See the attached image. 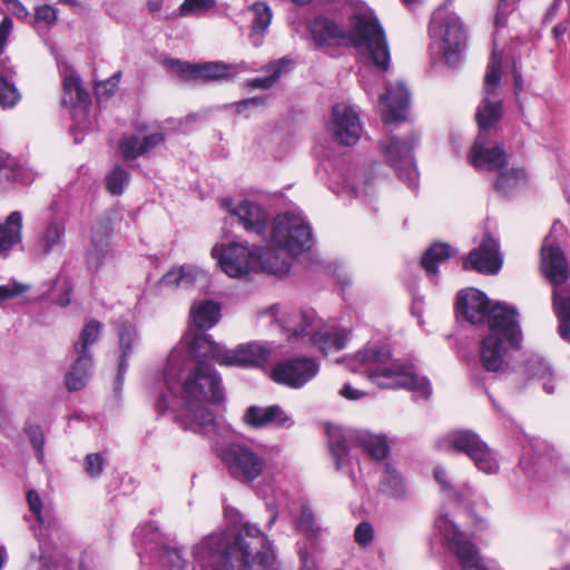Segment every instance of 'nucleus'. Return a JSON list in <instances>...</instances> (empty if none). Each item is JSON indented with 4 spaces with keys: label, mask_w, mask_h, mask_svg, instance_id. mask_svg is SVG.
<instances>
[{
    "label": "nucleus",
    "mask_w": 570,
    "mask_h": 570,
    "mask_svg": "<svg viewBox=\"0 0 570 570\" xmlns=\"http://www.w3.org/2000/svg\"><path fill=\"white\" fill-rule=\"evenodd\" d=\"M186 355L174 348L163 373V389L156 401L159 414L171 412L183 429L212 441L227 433L228 428L209 409L224 401L222 379L214 366L199 361L187 373Z\"/></svg>",
    "instance_id": "1"
},
{
    "label": "nucleus",
    "mask_w": 570,
    "mask_h": 570,
    "mask_svg": "<svg viewBox=\"0 0 570 570\" xmlns=\"http://www.w3.org/2000/svg\"><path fill=\"white\" fill-rule=\"evenodd\" d=\"M312 230L305 217L287 212L277 215L272 224L269 246L249 248L246 244H216L212 256L219 268L233 278H245L252 273L266 272L276 276L288 274L292 257L312 246Z\"/></svg>",
    "instance_id": "2"
},
{
    "label": "nucleus",
    "mask_w": 570,
    "mask_h": 570,
    "mask_svg": "<svg viewBox=\"0 0 570 570\" xmlns=\"http://www.w3.org/2000/svg\"><path fill=\"white\" fill-rule=\"evenodd\" d=\"M228 528L204 537L193 549V570H278L266 534L240 512L224 507Z\"/></svg>",
    "instance_id": "3"
},
{
    "label": "nucleus",
    "mask_w": 570,
    "mask_h": 570,
    "mask_svg": "<svg viewBox=\"0 0 570 570\" xmlns=\"http://www.w3.org/2000/svg\"><path fill=\"white\" fill-rule=\"evenodd\" d=\"M500 80L501 56L494 45L484 78V98L475 114L479 134L469 153L470 163L478 169L499 170L507 164L501 146H488V131L499 122L503 114L501 99L497 95Z\"/></svg>",
    "instance_id": "4"
},
{
    "label": "nucleus",
    "mask_w": 570,
    "mask_h": 570,
    "mask_svg": "<svg viewBox=\"0 0 570 570\" xmlns=\"http://www.w3.org/2000/svg\"><path fill=\"white\" fill-rule=\"evenodd\" d=\"M258 317H269L279 323L291 343H311L323 354L338 352L346 346L347 332L332 324H321L313 311L299 314H281V305L273 304L257 312Z\"/></svg>",
    "instance_id": "5"
},
{
    "label": "nucleus",
    "mask_w": 570,
    "mask_h": 570,
    "mask_svg": "<svg viewBox=\"0 0 570 570\" xmlns=\"http://www.w3.org/2000/svg\"><path fill=\"white\" fill-rule=\"evenodd\" d=\"M346 47H354L382 71L390 67V50L385 32L373 10L364 3L354 7L345 29Z\"/></svg>",
    "instance_id": "6"
},
{
    "label": "nucleus",
    "mask_w": 570,
    "mask_h": 570,
    "mask_svg": "<svg viewBox=\"0 0 570 570\" xmlns=\"http://www.w3.org/2000/svg\"><path fill=\"white\" fill-rule=\"evenodd\" d=\"M541 271L553 285L552 307L559 321V334L570 343V288L561 287L570 278V267L563 250L548 235L541 246Z\"/></svg>",
    "instance_id": "7"
},
{
    "label": "nucleus",
    "mask_w": 570,
    "mask_h": 570,
    "mask_svg": "<svg viewBox=\"0 0 570 570\" xmlns=\"http://www.w3.org/2000/svg\"><path fill=\"white\" fill-rule=\"evenodd\" d=\"M456 309L471 324L487 323L489 328H501L513 344L518 341V312L507 304L497 303L490 306V301L479 289L469 288L460 292Z\"/></svg>",
    "instance_id": "8"
},
{
    "label": "nucleus",
    "mask_w": 570,
    "mask_h": 570,
    "mask_svg": "<svg viewBox=\"0 0 570 570\" xmlns=\"http://www.w3.org/2000/svg\"><path fill=\"white\" fill-rule=\"evenodd\" d=\"M452 2L445 1L432 14L430 22L432 55L451 67L461 61L465 46V32L460 18L450 10Z\"/></svg>",
    "instance_id": "9"
},
{
    "label": "nucleus",
    "mask_w": 570,
    "mask_h": 570,
    "mask_svg": "<svg viewBox=\"0 0 570 570\" xmlns=\"http://www.w3.org/2000/svg\"><path fill=\"white\" fill-rule=\"evenodd\" d=\"M347 366L364 373L370 382L381 389L392 386V346L386 340L368 342L361 351L348 360Z\"/></svg>",
    "instance_id": "10"
},
{
    "label": "nucleus",
    "mask_w": 570,
    "mask_h": 570,
    "mask_svg": "<svg viewBox=\"0 0 570 570\" xmlns=\"http://www.w3.org/2000/svg\"><path fill=\"white\" fill-rule=\"evenodd\" d=\"M220 459L229 475L244 484L253 483L267 469V460L262 453L240 443H232L223 449Z\"/></svg>",
    "instance_id": "11"
},
{
    "label": "nucleus",
    "mask_w": 570,
    "mask_h": 570,
    "mask_svg": "<svg viewBox=\"0 0 570 570\" xmlns=\"http://www.w3.org/2000/svg\"><path fill=\"white\" fill-rule=\"evenodd\" d=\"M485 335L479 348V361L481 367L490 373L504 374L511 370L510 350H519L522 341V332L519 327L518 341L515 344L510 342L507 334L501 328H491Z\"/></svg>",
    "instance_id": "12"
},
{
    "label": "nucleus",
    "mask_w": 570,
    "mask_h": 570,
    "mask_svg": "<svg viewBox=\"0 0 570 570\" xmlns=\"http://www.w3.org/2000/svg\"><path fill=\"white\" fill-rule=\"evenodd\" d=\"M434 529L456 556L462 570H492L484 563L474 544L448 515H439L435 519Z\"/></svg>",
    "instance_id": "13"
},
{
    "label": "nucleus",
    "mask_w": 570,
    "mask_h": 570,
    "mask_svg": "<svg viewBox=\"0 0 570 570\" xmlns=\"http://www.w3.org/2000/svg\"><path fill=\"white\" fill-rule=\"evenodd\" d=\"M165 66L186 80L222 81L229 80L236 73V67L223 61L189 63L178 59H167Z\"/></svg>",
    "instance_id": "14"
},
{
    "label": "nucleus",
    "mask_w": 570,
    "mask_h": 570,
    "mask_svg": "<svg viewBox=\"0 0 570 570\" xmlns=\"http://www.w3.org/2000/svg\"><path fill=\"white\" fill-rule=\"evenodd\" d=\"M320 371L318 363L311 357H294L278 362L272 370V379L278 384L299 389Z\"/></svg>",
    "instance_id": "15"
},
{
    "label": "nucleus",
    "mask_w": 570,
    "mask_h": 570,
    "mask_svg": "<svg viewBox=\"0 0 570 570\" xmlns=\"http://www.w3.org/2000/svg\"><path fill=\"white\" fill-rule=\"evenodd\" d=\"M420 132L411 129L405 136L394 135V173L409 187L416 188L419 173L415 166L413 150L419 145Z\"/></svg>",
    "instance_id": "16"
},
{
    "label": "nucleus",
    "mask_w": 570,
    "mask_h": 570,
    "mask_svg": "<svg viewBox=\"0 0 570 570\" xmlns=\"http://www.w3.org/2000/svg\"><path fill=\"white\" fill-rule=\"evenodd\" d=\"M332 131L335 139L345 146L355 145L362 136L358 114L353 107L337 104L332 109Z\"/></svg>",
    "instance_id": "17"
},
{
    "label": "nucleus",
    "mask_w": 570,
    "mask_h": 570,
    "mask_svg": "<svg viewBox=\"0 0 570 570\" xmlns=\"http://www.w3.org/2000/svg\"><path fill=\"white\" fill-rule=\"evenodd\" d=\"M308 30L317 49L330 52L338 47H346L345 29L333 19L325 16L315 17Z\"/></svg>",
    "instance_id": "18"
},
{
    "label": "nucleus",
    "mask_w": 570,
    "mask_h": 570,
    "mask_svg": "<svg viewBox=\"0 0 570 570\" xmlns=\"http://www.w3.org/2000/svg\"><path fill=\"white\" fill-rule=\"evenodd\" d=\"M223 206L247 232L257 235L264 233L268 215L259 204L244 199L235 205L232 199H225Z\"/></svg>",
    "instance_id": "19"
},
{
    "label": "nucleus",
    "mask_w": 570,
    "mask_h": 570,
    "mask_svg": "<svg viewBox=\"0 0 570 570\" xmlns=\"http://www.w3.org/2000/svg\"><path fill=\"white\" fill-rule=\"evenodd\" d=\"M502 266L499 242L485 236L480 246L470 252L464 268H472L483 274H497Z\"/></svg>",
    "instance_id": "20"
},
{
    "label": "nucleus",
    "mask_w": 570,
    "mask_h": 570,
    "mask_svg": "<svg viewBox=\"0 0 570 570\" xmlns=\"http://www.w3.org/2000/svg\"><path fill=\"white\" fill-rule=\"evenodd\" d=\"M272 353L266 344L252 342L240 344L234 350H227L225 364L227 366L256 367L265 364Z\"/></svg>",
    "instance_id": "21"
},
{
    "label": "nucleus",
    "mask_w": 570,
    "mask_h": 570,
    "mask_svg": "<svg viewBox=\"0 0 570 570\" xmlns=\"http://www.w3.org/2000/svg\"><path fill=\"white\" fill-rule=\"evenodd\" d=\"M243 420L254 429H262L271 423L282 428H288L293 424L291 417L278 405L267 407L252 405L246 410Z\"/></svg>",
    "instance_id": "22"
},
{
    "label": "nucleus",
    "mask_w": 570,
    "mask_h": 570,
    "mask_svg": "<svg viewBox=\"0 0 570 570\" xmlns=\"http://www.w3.org/2000/svg\"><path fill=\"white\" fill-rule=\"evenodd\" d=\"M394 389L412 391L416 397L429 399L432 389L426 377L417 376L412 364L394 361Z\"/></svg>",
    "instance_id": "23"
},
{
    "label": "nucleus",
    "mask_w": 570,
    "mask_h": 570,
    "mask_svg": "<svg viewBox=\"0 0 570 570\" xmlns=\"http://www.w3.org/2000/svg\"><path fill=\"white\" fill-rule=\"evenodd\" d=\"M482 443L483 441L474 432L470 430H456L438 439L435 446L443 452L454 451L464 453L471 458Z\"/></svg>",
    "instance_id": "24"
},
{
    "label": "nucleus",
    "mask_w": 570,
    "mask_h": 570,
    "mask_svg": "<svg viewBox=\"0 0 570 570\" xmlns=\"http://www.w3.org/2000/svg\"><path fill=\"white\" fill-rule=\"evenodd\" d=\"M352 441L376 462H383L389 455L390 445L385 434L356 431L352 434Z\"/></svg>",
    "instance_id": "25"
},
{
    "label": "nucleus",
    "mask_w": 570,
    "mask_h": 570,
    "mask_svg": "<svg viewBox=\"0 0 570 570\" xmlns=\"http://www.w3.org/2000/svg\"><path fill=\"white\" fill-rule=\"evenodd\" d=\"M164 140L163 134H151L142 139L137 135H129L120 140L119 149L124 159H136L156 148Z\"/></svg>",
    "instance_id": "26"
},
{
    "label": "nucleus",
    "mask_w": 570,
    "mask_h": 570,
    "mask_svg": "<svg viewBox=\"0 0 570 570\" xmlns=\"http://www.w3.org/2000/svg\"><path fill=\"white\" fill-rule=\"evenodd\" d=\"M522 368L523 374L541 382V386L547 394L554 393L557 377L550 365L541 356H530L522 365Z\"/></svg>",
    "instance_id": "27"
},
{
    "label": "nucleus",
    "mask_w": 570,
    "mask_h": 570,
    "mask_svg": "<svg viewBox=\"0 0 570 570\" xmlns=\"http://www.w3.org/2000/svg\"><path fill=\"white\" fill-rule=\"evenodd\" d=\"M413 120L412 91L406 82L399 80L394 83V131L399 125L411 124Z\"/></svg>",
    "instance_id": "28"
},
{
    "label": "nucleus",
    "mask_w": 570,
    "mask_h": 570,
    "mask_svg": "<svg viewBox=\"0 0 570 570\" xmlns=\"http://www.w3.org/2000/svg\"><path fill=\"white\" fill-rule=\"evenodd\" d=\"M75 363L66 374V386L69 391H79L88 382L92 368V353L75 352Z\"/></svg>",
    "instance_id": "29"
},
{
    "label": "nucleus",
    "mask_w": 570,
    "mask_h": 570,
    "mask_svg": "<svg viewBox=\"0 0 570 570\" xmlns=\"http://www.w3.org/2000/svg\"><path fill=\"white\" fill-rule=\"evenodd\" d=\"M22 215L12 212L4 223L0 224V256L7 257L10 249L21 242Z\"/></svg>",
    "instance_id": "30"
},
{
    "label": "nucleus",
    "mask_w": 570,
    "mask_h": 570,
    "mask_svg": "<svg viewBox=\"0 0 570 570\" xmlns=\"http://www.w3.org/2000/svg\"><path fill=\"white\" fill-rule=\"evenodd\" d=\"M33 175L23 168L8 153L0 150V189L10 183L30 184Z\"/></svg>",
    "instance_id": "31"
},
{
    "label": "nucleus",
    "mask_w": 570,
    "mask_h": 570,
    "mask_svg": "<svg viewBox=\"0 0 570 570\" xmlns=\"http://www.w3.org/2000/svg\"><path fill=\"white\" fill-rule=\"evenodd\" d=\"M120 361L117 373V384L120 385L125 379L128 368V357L134 352V346L137 342L136 328L129 323H121L118 327Z\"/></svg>",
    "instance_id": "32"
},
{
    "label": "nucleus",
    "mask_w": 570,
    "mask_h": 570,
    "mask_svg": "<svg viewBox=\"0 0 570 570\" xmlns=\"http://www.w3.org/2000/svg\"><path fill=\"white\" fill-rule=\"evenodd\" d=\"M190 317L197 328L209 330L219 321L220 306L210 299L194 303L190 308Z\"/></svg>",
    "instance_id": "33"
},
{
    "label": "nucleus",
    "mask_w": 570,
    "mask_h": 570,
    "mask_svg": "<svg viewBox=\"0 0 570 570\" xmlns=\"http://www.w3.org/2000/svg\"><path fill=\"white\" fill-rule=\"evenodd\" d=\"M190 350L197 357L212 358L222 365L225 364L227 348L214 342L210 335L204 333L195 335L190 343Z\"/></svg>",
    "instance_id": "34"
},
{
    "label": "nucleus",
    "mask_w": 570,
    "mask_h": 570,
    "mask_svg": "<svg viewBox=\"0 0 570 570\" xmlns=\"http://www.w3.org/2000/svg\"><path fill=\"white\" fill-rule=\"evenodd\" d=\"M452 254L451 246L446 243H434L423 254L421 266L431 278L435 282L438 277V265L446 262Z\"/></svg>",
    "instance_id": "35"
},
{
    "label": "nucleus",
    "mask_w": 570,
    "mask_h": 570,
    "mask_svg": "<svg viewBox=\"0 0 570 570\" xmlns=\"http://www.w3.org/2000/svg\"><path fill=\"white\" fill-rule=\"evenodd\" d=\"M63 105L76 107L80 104H87L89 96L81 85L80 78L71 69H66L63 72Z\"/></svg>",
    "instance_id": "36"
},
{
    "label": "nucleus",
    "mask_w": 570,
    "mask_h": 570,
    "mask_svg": "<svg viewBox=\"0 0 570 570\" xmlns=\"http://www.w3.org/2000/svg\"><path fill=\"white\" fill-rule=\"evenodd\" d=\"M292 65L293 60L287 57L271 61L264 67L268 75L247 80V86L255 89H269L277 82L283 71L287 70Z\"/></svg>",
    "instance_id": "37"
},
{
    "label": "nucleus",
    "mask_w": 570,
    "mask_h": 570,
    "mask_svg": "<svg viewBox=\"0 0 570 570\" xmlns=\"http://www.w3.org/2000/svg\"><path fill=\"white\" fill-rule=\"evenodd\" d=\"M499 176L495 180V189L502 195H510L513 191L523 188L528 183V176L523 168L499 169Z\"/></svg>",
    "instance_id": "38"
},
{
    "label": "nucleus",
    "mask_w": 570,
    "mask_h": 570,
    "mask_svg": "<svg viewBox=\"0 0 570 570\" xmlns=\"http://www.w3.org/2000/svg\"><path fill=\"white\" fill-rule=\"evenodd\" d=\"M203 272L193 265H183L167 272L160 279V284L168 287H189Z\"/></svg>",
    "instance_id": "39"
},
{
    "label": "nucleus",
    "mask_w": 570,
    "mask_h": 570,
    "mask_svg": "<svg viewBox=\"0 0 570 570\" xmlns=\"http://www.w3.org/2000/svg\"><path fill=\"white\" fill-rule=\"evenodd\" d=\"M65 234V227L59 222H51L48 224L42 237L36 246L38 256L43 257L48 255L51 249L61 244Z\"/></svg>",
    "instance_id": "40"
},
{
    "label": "nucleus",
    "mask_w": 570,
    "mask_h": 570,
    "mask_svg": "<svg viewBox=\"0 0 570 570\" xmlns=\"http://www.w3.org/2000/svg\"><path fill=\"white\" fill-rule=\"evenodd\" d=\"M296 528L301 533L305 535L311 547L314 546V541L318 538L322 530L316 522L312 509L307 505L302 508L301 513L296 520Z\"/></svg>",
    "instance_id": "41"
},
{
    "label": "nucleus",
    "mask_w": 570,
    "mask_h": 570,
    "mask_svg": "<svg viewBox=\"0 0 570 570\" xmlns=\"http://www.w3.org/2000/svg\"><path fill=\"white\" fill-rule=\"evenodd\" d=\"M476 469L487 474H495L499 471V461L495 453L483 442L470 458Z\"/></svg>",
    "instance_id": "42"
},
{
    "label": "nucleus",
    "mask_w": 570,
    "mask_h": 570,
    "mask_svg": "<svg viewBox=\"0 0 570 570\" xmlns=\"http://www.w3.org/2000/svg\"><path fill=\"white\" fill-rule=\"evenodd\" d=\"M328 445L337 470H341L348 458V448L345 436L338 429L328 431Z\"/></svg>",
    "instance_id": "43"
},
{
    "label": "nucleus",
    "mask_w": 570,
    "mask_h": 570,
    "mask_svg": "<svg viewBox=\"0 0 570 570\" xmlns=\"http://www.w3.org/2000/svg\"><path fill=\"white\" fill-rule=\"evenodd\" d=\"M102 325L96 320L89 321L79 335V341L75 343V352L91 353L90 346L100 337Z\"/></svg>",
    "instance_id": "44"
},
{
    "label": "nucleus",
    "mask_w": 570,
    "mask_h": 570,
    "mask_svg": "<svg viewBox=\"0 0 570 570\" xmlns=\"http://www.w3.org/2000/svg\"><path fill=\"white\" fill-rule=\"evenodd\" d=\"M129 183V174L121 166H115L106 177L107 190L112 195H121Z\"/></svg>",
    "instance_id": "45"
},
{
    "label": "nucleus",
    "mask_w": 570,
    "mask_h": 570,
    "mask_svg": "<svg viewBox=\"0 0 570 570\" xmlns=\"http://www.w3.org/2000/svg\"><path fill=\"white\" fill-rule=\"evenodd\" d=\"M250 11L254 14L252 27L255 31H265L271 21L272 12L269 7L263 2H256L250 7Z\"/></svg>",
    "instance_id": "46"
},
{
    "label": "nucleus",
    "mask_w": 570,
    "mask_h": 570,
    "mask_svg": "<svg viewBox=\"0 0 570 570\" xmlns=\"http://www.w3.org/2000/svg\"><path fill=\"white\" fill-rule=\"evenodd\" d=\"M19 100L20 94L18 92L14 83L0 76V107L3 109L12 108Z\"/></svg>",
    "instance_id": "47"
},
{
    "label": "nucleus",
    "mask_w": 570,
    "mask_h": 570,
    "mask_svg": "<svg viewBox=\"0 0 570 570\" xmlns=\"http://www.w3.org/2000/svg\"><path fill=\"white\" fill-rule=\"evenodd\" d=\"M161 562L167 570H185L187 561L183 556L181 549L167 548L161 554Z\"/></svg>",
    "instance_id": "48"
},
{
    "label": "nucleus",
    "mask_w": 570,
    "mask_h": 570,
    "mask_svg": "<svg viewBox=\"0 0 570 570\" xmlns=\"http://www.w3.org/2000/svg\"><path fill=\"white\" fill-rule=\"evenodd\" d=\"M215 4L214 0H185L179 7L181 16L199 14Z\"/></svg>",
    "instance_id": "49"
},
{
    "label": "nucleus",
    "mask_w": 570,
    "mask_h": 570,
    "mask_svg": "<svg viewBox=\"0 0 570 570\" xmlns=\"http://www.w3.org/2000/svg\"><path fill=\"white\" fill-rule=\"evenodd\" d=\"M27 501L29 509L35 514L38 523L42 527H49L50 522L47 520V517L42 513V501L37 491L29 490L27 492Z\"/></svg>",
    "instance_id": "50"
},
{
    "label": "nucleus",
    "mask_w": 570,
    "mask_h": 570,
    "mask_svg": "<svg viewBox=\"0 0 570 570\" xmlns=\"http://www.w3.org/2000/svg\"><path fill=\"white\" fill-rule=\"evenodd\" d=\"M374 539L373 525L367 522H361L354 531V540L360 547L368 546Z\"/></svg>",
    "instance_id": "51"
},
{
    "label": "nucleus",
    "mask_w": 570,
    "mask_h": 570,
    "mask_svg": "<svg viewBox=\"0 0 570 570\" xmlns=\"http://www.w3.org/2000/svg\"><path fill=\"white\" fill-rule=\"evenodd\" d=\"M376 109L386 125L392 122V98L389 88L380 96Z\"/></svg>",
    "instance_id": "52"
},
{
    "label": "nucleus",
    "mask_w": 570,
    "mask_h": 570,
    "mask_svg": "<svg viewBox=\"0 0 570 570\" xmlns=\"http://www.w3.org/2000/svg\"><path fill=\"white\" fill-rule=\"evenodd\" d=\"M518 0H500L495 16V28H502L507 24L508 16L515 9Z\"/></svg>",
    "instance_id": "53"
},
{
    "label": "nucleus",
    "mask_w": 570,
    "mask_h": 570,
    "mask_svg": "<svg viewBox=\"0 0 570 570\" xmlns=\"http://www.w3.org/2000/svg\"><path fill=\"white\" fill-rule=\"evenodd\" d=\"M104 469V459L98 453H91L86 456L85 470L91 478H98Z\"/></svg>",
    "instance_id": "54"
},
{
    "label": "nucleus",
    "mask_w": 570,
    "mask_h": 570,
    "mask_svg": "<svg viewBox=\"0 0 570 570\" xmlns=\"http://www.w3.org/2000/svg\"><path fill=\"white\" fill-rule=\"evenodd\" d=\"M434 479L440 484L441 489L450 495H456V492L450 481L448 470L444 466L438 465L434 469Z\"/></svg>",
    "instance_id": "55"
},
{
    "label": "nucleus",
    "mask_w": 570,
    "mask_h": 570,
    "mask_svg": "<svg viewBox=\"0 0 570 570\" xmlns=\"http://www.w3.org/2000/svg\"><path fill=\"white\" fill-rule=\"evenodd\" d=\"M36 20L52 26L57 21V9L50 4H43L36 9Z\"/></svg>",
    "instance_id": "56"
},
{
    "label": "nucleus",
    "mask_w": 570,
    "mask_h": 570,
    "mask_svg": "<svg viewBox=\"0 0 570 570\" xmlns=\"http://www.w3.org/2000/svg\"><path fill=\"white\" fill-rule=\"evenodd\" d=\"M92 245H94V249L92 252L90 253V256L94 257V256H104L106 253H107V247L109 245L108 243V234L107 233H104V234H98L97 232L94 233L92 235Z\"/></svg>",
    "instance_id": "57"
},
{
    "label": "nucleus",
    "mask_w": 570,
    "mask_h": 570,
    "mask_svg": "<svg viewBox=\"0 0 570 570\" xmlns=\"http://www.w3.org/2000/svg\"><path fill=\"white\" fill-rule=\"evenodd\" d=\"M28 289V286L13 283L10 285H1L0 286V303L3 301H7L11 297L18 296L26 292Z\"/></svg>",
    "instance_id": "58"
},
{
    "label": "nucleus",
    "mask_w": 570,
    "mask_h": 570,
    "mask_svg": "<svg viewBox=\"0 0 570 570\" xmlns=\"http://www.w3.org/2000/svg\"><path fill=\"white\" fill-rule=\"evenodd\" d=\"M266 104V97H253L248 99H244L238 101L236 107L237 114H245L248 109L253 107L264 106Z\"/></svg>",
    "instance_id": "59"
},
{
    "label": "nucleus",
    "mask_w": 570,
    "mask_h": 570,
    "mask_svg": "<svg viewBox=\"0 0 570 570\" xmlns=\"http://www.w3.org/2000/svg\"><path fill=\"white\" fill-rule=\"evenodd\" d=\"M341 396L351 401L361 400L366 395L364 391L353 387L351 384L346 383L340 391Z\"/></svg>",
    "instance_id": "60"
},
{
    "label": "nucleus",
    "mask_w": 570,
    "mask_h": 570,
    "mask_svg": "<svg viewBox=\"0 0 570 570\" xmlns=\"http://www.w3.org/2000/svg\"><path fill=\"white\" fill-rule=\"evenodd\" d=\"M27 433L35 450L41 453L45 441L39 428H29Z\"/></svg>",
    "instance_id": "61"
},
{
    "label": "nucleus",
    "mask_w": 570,
    "mask_h": 570,
    "mask_svg": "<svg viewBox=\"0 0 570 570\" xmlns=\"http://www.w3.org/2000/svg\"><path fill=\"white\" fill-rule=\"evenodd\" d=\"M407 493V487L403 478L394 472V499L403 498Z\"/></svg>",
    "instance_id": "62"
},
{
    "label": "nucleus",
    "mask_w": 570,
    "mask_h": 570,
    "mask_svg": "<svg viewBox=\"0 0 570 570\" xmlns=\"http://www.w3.org/2000/svg\"><path fill=\"white\" fill-rule=\"evenodd\" d=\"M120 78V71L116 72L111 78H109L108 80L99 83L97 86V92L99 94L100 92V89H106L107 91L109 92H114L115 91V88L118 83V80Z\"/></svg>",
    "instance_id": "63"
},
{
    "label": "nucleus",
    "mask_w": 570,
    "mask_h": 570,
    "mask_svg": "<svg viewBox=\"0 0 570 570\" xmlns=\"http://www.w3.org/2000/svg\"><path fill=\"white\" fill-rule=\"evenodd\" d=\"M298 554L302 561L301 570H313V567L308 564L309 552L307 551V543H298Z\"/></svg>",
    "instance_id": "64"
}]
</instances>
